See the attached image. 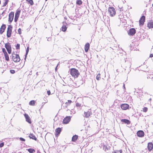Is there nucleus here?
I'll return each mask as SVG.
<instances>
[{
	"instance_id": "4",
	"label": "nucleus",
	"mask_w": 153,
	"mask_h": 153,
	"mask_svg": "<svg viewBox=\"0 0 153 153\" xmlns=\"http://www.w3.org/2000/svg\"><path fill=\"white\" fill-rule=\"evenodd\" d=\"M12 26L11 25H9L7 28V37H10L11 36Z\"/></svg>"
},
{
	"instance_id": "24",
	"label": "nucleus",
	"mask_w": 153,
	"mask_h": 153,
	"mask_svg": "<svg viewBox=\"0 0 153 153\" xmlns=\"http://www.w3.org/2000/svg\"><path fill=\"white\" fill-rule=\"evenodd\" d=\"M78 136L75 135L73 136L72 138V141L73 142H75L77 139Z\"/></svg>"
},
{
	"instance_id": "34",
	"label": "nucleus",
	"mask_w": 153,
	"mask_h": 153,
	"mask_svg": "<svg viewBox=\"0 0 153 153\" xmlns=\"http://www.w3.org/2000/svg\"><path fill=\"white\" fill-rule=\"evenodd\" d=\"M16 49H19L20 48V45L19 44H17L16 45Z\"/></svg>"
},
{
	"instance_id": "10",
	"label": "nucleus",
	"mask_w": 153,
	"mask_h": 153,
	"mask_svg": "<svg viewBox=\"0 0 153 153\" xmlns=\"http://www.w3.org/2000/svg\"><path fill=\"white\" fill-rule=\"evenodd\" d=\"M20 13V10H17L16 11L14 18V21L15 22L17 21Z\"/></svg>"
},
{
	"instance_id": "44",
	"label": "nucleus",
	"mask_w": 153,
	"mask_h": 153,
	"mask_svg": "<svg viewBox=\"0 0 153 153\" xmlns=\"http://www.w3.org/2000/svg\"><path fill=\"white\" fill-rule=\"evenodd\" d=\"M105 151H106V149H107V150H108V148H107V147H106L105 146H104L103 148H104V149H105Z\"/></svg>"
},
{
	"instance_id": "51",
	"label": "nucleus",
	"mask_w": 153,
	"mask_h": 153,
	"mask_svg": "<svg viewBox=\"0 0 153 153\" xmlns=\"http://www.w3.org/2000/svg\"><path fill=\"white\" fill-rule=\"evenodd\" d=\"M47 0H45L46 1H47Z\"/></svg>"
},
{
	"instance_id": "22",
	"label": "nucleus",
	"mask_w": 153,
	"mask_h": 153,
	"mask_svg": "<svg viewBox=\"0 0 153 153\" xmlns=\"http://www.w3.org/2000/svg\"><path fill=\"white\" fill-rule=\"evenodd\" d=\"M147 27L149 28H153V22H150L147 24Z\"/></svg>"
},
{
	"instance_id": "41",
	"label": "nucleus",
	"mask_w": 153,
	"mask_h": 153,
	"mask_svg": "<svg viewBox=\"0 0 153 153\" xmlns=\"http://www.w3.org/2000/svg\"><path fill=\"white\" fill-rule=\"evenodd\" d=\"M81 105V104L78 103H77L76 104V106L77 107H80Z\"/></svg>"
},
{
	"instance_id": "5",
	"label": "nucleus",
	"mask_w": 153,
	"mask_h": 153,
	"mask_svg": "<svg viewBox=\"0 0 153 153\" xmlns=\"http://www.w3.org/2000/svg\"><path fill=\"white\" fill-rule=\"evenodd\" d=\"M5 47L8 53L10 54L11 52V45L9 43H6L5 44Z\"/></svg>"
},
{
	"instance_id": "11",
	"label": "nucleus",
	"mask_w": 153,
	"mask_h": 153,
	"mask_svg": "<svg viewBox=\"0 0 153 153\" xmlns=\"http://www.w3.org/2000/svg\"><path fill=\"white\" fill-rule=\"evenodd\" d=\"M137 136L139 137H143L144 136V133L142 130L138 131L137 133Z\"/></svg>"
},
{
	"instance_id": "29",
	"label": "nucleus",
	"mask_w": 153,
	"mask_h": 153,
	"mask_svg": "<svg viewBox=\"0 0 153 153\" xmlns=\"http://www.w3.org/2000/svg\"><path fill=\"white\" fill-rule=\"evenodd\" d=\"M29 46L27 47V49H26V54H25V60L26 59V56L27 55V54H28V52H29Z\"/></svg>"
},
{
	"instance_id": "6",
	"label": "nucleus",
	"mask_w": 153,
	"mask_h": 153,
	"mask_svg": "<svg viewBox=\"0 0 153 153\" xmlns=\"http://www.w3.org/2000/svg\"><path fill=\"white\" fill-rule=\"evenodd\" d=\"M14 16V13L13 12H11L9 14V23H11L12 22Z\"/></svg>"
},
{
	"instance_id": "38",
	"label": "nucleus",
	"mask_w": 153,
	"mask_h": 153,
	"mask_svg": "<svg viewBox=\"0 0 153 153\" xmlns=\"http://www.w3.org/2000/svg\"><path fill=\"white\" fill-rule=\"evenodd\" d=\"M19 33V34H21V30L20 28H19L18 30Z\"/></svg>"
},
{
	"instance_id": "27",
	"label": "nucleus",
	"mask_w": 153,
	"mask_h": 153,
	"mask_svg": "<svg viewBox=\"0 0 153 153\" xmlns=\"http://www.w3.org/2000/svg\"><path fill=\"white\" fill-rule=\"evenodd\" d=\"M72 101L71 100H68V102H65V104L66 105V107H67V106L71 103Z\"/></svg>"
},
{
	"instance_id": "1",
	"label": "nucleus",
	"mask_w": 153,
	"mask_h": 153,
	"mask_svg": "<svg viewBox=\"0 0 153 153\" xmlns=\"http://www.w3.org/2000/svg\"><path fill=\"white\" fill-rule=\"evenodd\" d=\"M70 74L74 77H77L79 75L78 70L75 68H71L70 69Z\"/></svg>"
},
{
	"instance_id": "9",
	"label": "nucleus",
	"mask_w": 153,
	"mask_h": 153,
	"mask_svg": "<svg viewBox=\"0 0 153 153\" xmlns=\"http://www.w3.org/2000/svg\"><path fill=\"white\" fill-rule=\"evenodd\" d=\"M67 24L65 22H63V25L61 28L62 31L63 32H65L66 31L67 29Z\"/></svg>"
},
{
	"instance_id": "21",
	"label": "nucleus",
	"mask_w": 153,
	"mask_h": 153,
	"mask_svg": "<svg viewBox=\"0 0 153 153\" xmlns=\"http://www.w3.org/2000/svg\"><path fill=\"white\" fill-rule=\"evenodd\" d=\"M63 85L64 86V87H62L63 89H66L65 90H63V92H64V93H67L68 91V89L69 88V86L68 85H66L65 86V85Z\"/></svg>"
},
{
	"instance_id": "35",
	"label": "nucleus",
	"mask_w": 153,
	"mask_h": 153,
	"mask_svg": "<svg viewBox=\"0 0 153 153\" xmlns=\"http://www.w3.org/2000/svg\"><path fill=\"white\" fill-rule=\"evenodd\" d=\"M76 3L80 5L82 4V2L81 1L79 0L76 2Z\"/></svg>"
},
{
	"instance_id": "31",
	"label": "nucleus",
	"mask_w": 153,
	"mask_h": 153,
	"mask_svg": "<svg viewBox=\"0 0 153 153\" xmlns=\"http://www.w3.org/2000/svg\"><path fill=\"white\" fill-rule=\"evenodd\" d=\"M28 1L31 5H33V0H26Z\"/></svg>"
},
{
	"instance_id": "19",
	"label": "nucleus",
	"mask_w": 153,
	"mask_h": 153,
	"mask_svg": "<svg viewBox=\"0 0 153 153\" xmlns=\"http://www.w3.org/2000/svg\"><path fill=\"white\" fill-rule=\"evenodd\" d=\"M153 144L151 143H149L148 144V148L149 150L150 151L153 148Z\"/></svg>"
},
{
	"instance_id": "39",
	"label": "nucleus",
	"mask_w": 153,
	"mask_h": 153,
	"mask_svg": "<svg viewBox=\"0 0 153 153\" xmlns=\"http://www.w3.org/2000/svg\"><path fill=\"white\" fill-rule=\"evenodd\" d=\"M4 143H3V142L0 143V147H3L4 146Z\"/></svg>"
},
{
	"instance_id": "20",
	"label": "nucleus",
	"mask_w": 153,
	"mask_h": 153,
	"mask_svg": "<svg viewBox=\"0 0 153 153\" xmlns=\"http://www.w3.org/2000/svg\"><path fill=\"white\" fill-rule=\"evenodd\" d=\"M121 121L122 123H124L127 124H130V121L129 120L126 119H121Z\"/></svg>"
},
{
	"instance_id": "8",
	"label": "nucleus",
	"mask_w": 153,
	"mask_h": 153,
	"mask_svg": "<svg viewBox=\"0 0 153 153\" xmlns=\"http://www.w3.org/2000/svg\"><path fill=\"white\" fill-rule=\"evenodd\" d=\"M71 119V117L67 116L65 117L63 120V123L66 124L68 123L70 121Z\"/></svg>"
},
{
	"instance_id": "43",
	"label": "nucleus",
	"mask_w": 153,
	"mask_h": 153,
	"mask_svg": "<svg viewBox=\"0 0 153 153\" xmlns=\"http://www.w3.org/2000/svg\"><path fill=\"white\" fill-rule=\"evenodd\" d=\"M47 94L48 95L51 94V92L50 90L48 91H47Z\"/></svg>"
},
{
	"instance_id": "7",
	"label": "nucleus",
	"mask_w": 153,
	"mask_h": 153,
	"mask_svg": "<svg viewBox=\"0 0 153 153\" xmlns=\"http://www.w3.org/2000/svg\"><path fill=\"white\" fill-rule=\"evenodd\" d=\"M136 33V30L134 28L130 29L128 32V34L130 36H133Z\"/></svg>"
},
{
	"instance_id": "17",
	"label": "nucleus",
	"mask_w": 153,
	"mask_h": 153,
	"mask_svg": "<svg viewBox=\"0 0 153 153\" xmlns=\"http://www.w3.org/2000/svg\"><path fill=\"white\" fill-rule=\"evenodd\" d=\"M6 28V25H5L3 24L1 26L0 29V33L2 34L4 31V30Z\"/></svg>"
},
{
	"instance_id": "47",
	"label": "nucleus",
	"mask_w": 153,
	"mask_h": 153,
	"mask_svg": "<svg viewBox=\"0 0 153 153\" xmlns=\"http://www.w3.org/2000/svg\"><path fill=\"white\" fill-rule=\"evenodd\" d=\"M58 66V65H57V66H56V68H55V70H56V68H57V66Z\"/></svg>"
},
{
	"instance_id": "16",
	"label": "nucleus",
	"mask_w": 153,
	"mask_h": 153,
	"mask_svg": "<svg viewBox=\"0 0 153 153\" xmlns=\"http://www.w3.org/2000/svg\"><path fill=\"white\" fill-rule=\"evenodd\" d=\"M61 128H57L55 130V135L56 137H57L58 136V135L60 134L61 131Z\"/></svg>"
},
{
	"instance_id": "12",
	"label": "nucleus",
	"mask_w": 153,
	"mask_h": 153,
	"mask_svg": "<svg viewBox=\"0 0 153 153\" xmlns=\"http://www.w3.org/2000/svg\"><path fill=\"white\" fill-rule=\"evenodd\" d=\"M145 19V17L144 16H142L139 20V23L140 25H143L144 24Z\"/></svg>"
},
{
	"instance_id": "15",
	"label": "nucleus",
	"mask_w": 153,
	"mask_h": 153,
	"mask_svg": "<svg viewBox=\"0 0 153 153\" xmlns=\"http://www.w3.org/2000/svg\"><path fill=\"white\" fill-rule=\"evenodd\" d=\"M24 116L25 118L26 121L28 122L29 123H31V121L28 115L27 114H24Z\"/></svg>"
},
{
	"instance_id": "14",
	"label": "nucleus",
	"mask_w": 153,
	"mask_h": 153,
	"mask_svg": "<svg viewBox=\"0 0 153 153\" xmlns=\"http://www.w3.org/2000/svg\"><path fill=\"white\" fill-rule=\"evenodd\" d=\"M120 106L122 109L126 110L128 109L129 107V105L127 104H124L121 105Z\"/></svg>"
},
{
	"instance_id": "23",
	"label": "nucleus",
	"mask_w": 153,
	"mask_h": 153,
	"mask_svg": "<svg viewBox=\"0 0 153 153\" xmlns=\"http://www.w3.org/2000/svg\"><path fill=\"white\" fill-rule=\"evenodd\" d=\"M29 137L30 138H31L33 140H36V137H35V135L32 134H30L29 135Z\"/></svg>"
},
{
	"instance_id": "45",
	"label": "nucleus",
	"mask_w": 153,
	"mask_h": 153,
	"mask_svg": "<svg viewBox=\"0 0 153 153\" xmlns=\"http://www.w3.org/2000/svg\"><path fill=\"white\" fill-rule=\"evenodd\" d=\"M149 57H153V54H151L150 55Z\"/></svg>"
},
{
	"instance_id": "50",
	"label": "nucleus",
	"mask_w": 153,
	"mask_h": 153,
	"mask_svg": "<svg viewBox=\"0 0 153 153\" xmlns=\"http://www.w3.org/2000/svg\"><path fill=\"white\" fill-rule=\"evenodd\" d=\"M152 7H153V4H152Z\"/></svg>"
},
{
	"instance_id": "36",
	"label": "nucleus",
	"mask_w": 153,
	"mask_h": 153,
	"mask_svg": "<svg viewBox=\"0 0 153 153\" xmlns=\"http://www.w3.org/2000/svg\"><path fill=\"white\" fill-rule=\"evenodd\" d=\"M148 110V108L146 107H144L143 109V111L144 112H146Z\"/></svg>"
},
{
	"instance_id": "26",
	"label": "nucleus",
	"mask_w": 153,
	"mask_h": 153,
	"mask_svg": "<svg viewBox=\"0 0 153 153\" xmlns=\"http://www.w3.org/2000/svg\"><path fill=\"white\" fill-rule=\"evenodd\" d=\"M35 103V101L34 100H31L29 103L30 105L33 106L34 105Z\"/></svg>"
},
{
	"instance_id": "18",
	"label": "nucleus",
	"mask_w": 153,
	"mask_h": 153,
	"mask_svg": "<svg viewBox=\"0 0 153 153\" xmlns=\"http://www.w3.org/2000/svg\"><path fill=\"white\" fill-rule=\"evenodd\" d=\"M89 47V44L88 43H86L85 46V52H87L88 51Z\"/></svg>"
},
{
	"instance_id": "25",
	"label": "nucleus",
	"mask_w": 153,
	"mask_h": 153,
	"mask_svg": "<svg viewBox=\"0 0 153 153\" xmlns=\"http://www.w3.org/2000/svg\"><path fill=\"white\" fill-rule=\"evenodd\" d=\"M5 59L6 60L8 61L9 60V57L7 53L4 54Z\"/></svg>"
},
{
	"instance_id": "49",
	"label": "nucleus",
	"mask_w": 153,
	"mask_h": 153,
	"mask_svg": "<svg viewBox=\"0 0 153 153\" xmlns=\"http://www.w3.org/2000/svg\"><path fill=\"white\" fill-rule=\"evenodd\" d=\"M151 100V99H149V100Z\"/></svg>"
},
{
	"instance_id": "32",
	"label": "nucleus",
	"mask_w": 153,
	"mask_h": 153,
	"mask_svg": "<svg viewBox=\"0 0 153 153\" xmlns=\"http://www.w3.org/2000/svg\"><path fill=\"white\" fill-rule=\"evenodd\" d=\"M8 1V0H5V2L3 4V7H4L6 6V5L7 4Z\"/></svg>"
},
{
	"instance_id": "46",
	"label": "nucleus",
	"mask_w": 153,
	"mask_h": 153,
	"mask_svg": "<svg viewBox=\"0 0 153 153\" xmlns=\"http://www.w3.org/2000/svg\"><path fill=\"white\" fill-rule=\"evenodd\" d=\"M123 88H124V90H125V84H124V83L123 84Z\"/></svg>"
},
{
	"instance_id": "48",
	"label": "nucleus",
	"mask_w": 153,
	"mask_h": 153,
	"mask_svg": "<svg viewBox=\"0 0 153 153\" xmlns=\"http://www.w3.org/2000/svg\"><path fill=\"white\" fill-rule=\"evenodd\" d=\"M38 153H40V152H39V153H38Z\"/></svg>"
},
{
	"instance_id": "40",
	"label": "nucleus",
	"mask_w": 153,
	"mask_h": 153,
	"mask_svg": "<svg viewBox=\"0 0 153 153\" xmlns=\"http://www.w3.org/2000/svg\"><path fill=\"white\" fill-rule=\"evenodd\" d=\"M2 51L3 52V53H4V54L5 53H7V52H6V51L5 49L4 48H3L2 49Z\"/></svg>"
},
{
	"instance_id": "42",
	"label": "nucleus",
	"mask_w": 153,
	"mask_h": 153,
	"mask_svg": "<svg viewBox=\"0 0 153 153\" xmlns=\"http://www.w3.org/2000/svg\"><path fill=\"white\" fill-rule=\"evenodd\" d=\"M19 139L20 140L22 141H25V139L22 137H20Z\"/></svg>"
},
{
	"instance_id": "2",
	"label": "nucleus",
	"mask_w": 153,
	"mask_h": 153,
	"mask_svg": "<svg viewBox=\"0 0 153 153\" xmlns=\"http://www.w3.org/2000/svg\"><path fill=\"white\" fill-rule=\"evenodd\" d=\"M12 55L13 59L14 62H19L20 59L18 54H15L14 52H13Z\"/></svg>"
},
{
	"instance_id": "30",
	"label": "nucleus",
	"mask_w": 153,
	"mask_h": 153,
	"mask_svg": "<svg viewBox=\"0 0 153 153\" xmlns=\"http://www.w3.org/2000/svg\"><path fill=\"white\" fill-rule=\"evenodd\" d=\"M122 150H120L119 151L116 150L114 152H113L112 153H122Z\"/></svg>"
},
{
	"instance_id": "37",
	"label": "nucleus",
	"mask_w": 153,
	"mask_h": 153,
	"mask_svg": "<svg viewBox=\"0 0 153 153\" xmlns=\"http://www.w3.org/2000/svg\"><path fill=\"white\" fill-rule=\"evenodd\" d=\"M10 72L12 74H14L15 73V71L13 70H11L10 71Z\"/></svg>"
},
{
	"instance_id": "33",
	"label": "nucleus",
	"mask_w": 153,
	"mask_h": 153,
	"mask_svg": "<svg viewBox=\"0 0 153 153\" xmlns=\"http://www.w3.org/2000/svg\"><path fill=\"white\" fill-rule=\"evenodd\" d=\"M100 74H98L96 76V79L97 80H99L100 79Z\"/></svg>"
},
{
	"instance_id": "3",
	"label": "nucleus",
	"mask_w": 153,
	"mask_h": 153,
	"mask_svg": "<svg viewBox=\"0 0 153 153\" xmlns=\"http://www.w3.org/2000/svg\"><path fill=\"white\" fill-rule=\"evenodd\" d=\"M108 11L110 15L111 16H114L116 14L115 9L113 7H109Z\"/></svg>"
},
{
	"instance_id": "13",
	"label": "nucleus",
	"mask_w": 153,
	"mask_h": 153,
	"mask_svg": "<svg viewBox=\"0 0 153 153\" xmlns=\"http://www.w3.org/2000/svg\"><path fill=\"white\" fill-rule=\"evenodd\" d=\"M92 114L91 111H88L87 112H85L84 113V116L86 118H88Z\"/></svg>"
},
{
	"instance_id": "28",
	"label": "nucleus",
	"mask_w": 153,
	"mask_h": 153,
	"mask_svg": "<svg viewBox=\"0 0 153 153\" xmlns=\"http://www.w3.org/2000/svg\"><path fill=\"white\" fill-rule=\"evenodd\" d=\"M27 150L28 152H29L30 153H33L34 152H35V150L32 149H27Z\"/></svg>"
}]
</instances>
